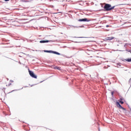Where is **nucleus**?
Here are the masks:
<instances>
[{
	"instance_id": "obj_1",
	"label": "nucleus",
	"mask_w": 131,
	"mask_h": 131,
	"mask_svg": "<svg viewBox=\"0 0 131 131\" xmlns=\"http://www.w3.org/2000/svg\"><path fill=\"white\" fill-rule=\"evenodd\" d=\"M115 8V6H112L111 4H106L104 6V9L106 12H110L112 11Z\"/></svg>"
},
{
	"instance_id": "obj_2",
	"label": "nucleus",
	"mask_w": 131,
	"mask_h": 131,
	"mask_svg": "<svg viewBox=\"0 0 131 131\" xmlns=\"http://www.w3.org/2000/svg\"><path fill=\"white\" fill-rule=\"evenodd\" d=\"M116 105L117 107H118V108H119V109H122L123 110H125V111L126 110V109H125L124 107H122L121 105H120V103H119V102H116Z\"/></svg>"
},
{
	"instance_id": "obj_3",
	"label": "nucleus",
	"mask_w": 131,
	"mask_h": 131,
	"mask_svg": "<svg viewBox=\"0 0 131 131\" xmlns=\"http://www.w3.org/2000/svg\"><path fill=\"white\" fill-rule=\"evenodd\" d=\"M29 74L31 77H33V78H37V76L34 74V73L31 71H29Z\"/></svg>"
},
{
	"instance_id": "obj_4",
	"label": "nucleus",
	"mask_w": 131,
	"mask_h": 131,
	"mask_svg": "<svg viewBox=\"0 0 131 131\" xmlns=\"http://www.w3.org/2000/svg\"><path fill=\"white\" fill-rule=\"evenodd\" d=\"M79 22H89L90 20H88V18H82L78 20Z\"/></svg>"
},
{
	"instance_id": "obj_5",
	"label": "nucleus",
	"mask_w": 131,
	"mask_h": 131,
	"mask_svg": "<svg viewBox=\"0 0 131 131\" xmlns=\"http://www.w3.org/2000/svg\"><path fill=\"white\" fill-rule=\"evenodd\" d=\"M51 41H53L52 40H40L39 41L40 43H45L46 42H51Z\"/></svg>"
},
{
	"instance_id": "obj_6",
	"label": "nucleus",
	"mask_w": 131,
	"mask_h": 131,
	"mask_svg": "<svg viewBox=\"0 0 131 131\" xmlns=\"http://www.w3.org/2000/svg\"><path fill=\"white\" fill-rule=\"evenodd\" d=\"M124 99H123V98L121 97L120 98V99H119L118 101L119 102V103H120V104H123L124 102H123V100Z\"/></svg>"
},
{
	"instance_id": "obj_7",
	"label": "nucleus",
	"mask_w": 131,
	"mask_h": 131,
	"mask_svg": "<svg viewBox=\"0 0 131 131\" xmlns=\"http://www.w3.org/2000/svg\"><path fill=\"white\" fill-rule=\"evenodd\" d=\"M105 39H106V40H112V39H114V37H107Z\"/></svg>"
},
{
	"instance_id": "obj_8",
	"label": "nucleus",
	"mask_w": 131,
	"mask_h": 131,
	"mask_svg": "<svg viewBox=\"0 0 131 131\" xmlns=\"http://www.w3.org/2000/svg\"><path fill=\"white\" fill-rule=\"evenodd\" d=\"M44 52L45 53H50L51 54H52L53 51H49V50H44Z\"/></svg>"
},
{
	"instance_id": "obj_9",
	"label": "nucleus",
	"mask_w": 131,
	"mask_h": 131,
	"mask_svg": "<svg viewBox=\"0 0 131 131\" xmlns=\"http://www.w3.org/2000/svg\"><path fill=\"white\" fill-rule=\"evenodd\" d=\"M125 61H127V62H131V58L125 59Z\"/></svg>"
},
{
	"instance_id": "obj_10",
	"label": "nucleus",
	"mask_w": 131,
	"mask_h": 131,
	"mask_svg": "<svg viewBox=\"0 0 131 131\" xmlns=\"http://www.w3.org/2000/svg\"><path fill=\"white\" fill-rule=\"evenodd\" d=\"M55 69H57V70H60V68L59 67H56L55 68Z\"/></svg>"
},
{
	"instance_id": "obj_11",
	"label": "nucleus",
	"mask_w": 131,
	"mask_h": 131,
	"mask_svg": "<svg viewBox=\"0 0 131 131\" xmlns=\"http://www.w3.org/2000/svg\"><path fill=\"white\" fill-rule=\"evenodd\" d=\"M52 54H57V52L56 51H52Z\"/></svg>"
},
{
	"instance_id": "obj_12",
	"label": "nucleus",
	"mask_w": 131,
	"mask_h": 131,
	"mask_svg": "<svg viewBox=\"0 0 131 131\" xmlns=\"http://www.w3.org/2000/svg\"><path fill=\"white\" fill-rule=\"evenodd\" d=\"M79 38H84V37H79Z\"/></svg>"
},
{
	"instance_id": "obj_13",
	"label": "nucleus",
	"mask_w": 131,
	"mask_h": 131,
	"mask_svg": "<svg viewBox=\"0 0 131 131\" xmlns=\"http://www.w3.org/2000/svg\"><path fill=\"white\" fill-rule=\"evenodd\" d=\"M56 55H60V53L59 52H56Z\"/></svg>"
},
{
	"instance_id": "obj_14",
	"label": "nucleus",
	"mask_w": 131,
	"mask_h": 131,
	"mask_svg": "<svg viewBox=\"0 0 131 131\" xmlns=\"http://www.w3.org/2000/svg\"><path fill=\"white\" fill-rule=\"evenodd\" d=\"M10 82H14V81L11 80H10Z\"/></svg>"
},
{
	"instance_id": "obj_15",
	"label": "nucleus",
	"mask_w": 131,
	"mask_h": 131,
	"mask_svg": "<svg viewBox=\"0 0 131 131\" xmlns=\"http://www.w3.org/2000/svg\"><path fill=\"white\" fill-rule=\"evenodd\" d=\"M5 2H9L10 0H4Z\"/></svg>"
},
{
	"instance_id": "obj_16",
	"label": "nucleus",
	"mask_w": 131,
	"mask_h": 131,
	"mask_svg": "<svg viewBox=\"0 0 131 131\" xmlns=\"http://www.w3.org/2000/svg\"><path fill=\"white\" fill-rule=\"evenodd\" d=\"M106 27H109V25H106Z\"/></svg>"
},
{
	"instance_id": "obj_17",
	"label": "nucleus",
	"mask_w": 131,
	"mask_h": 131,
	"mask_svg": "<svg viewBox=\"0 0 131 131\" xmlns=\"http://www.w3.org/2000/svg\"><path fill=\"white\" fill-rule=\"evenodd\" d=\"M131 81V78L129 80V82H130Z\"/></svg>"
},
{
	"instance_id": "obj_18",
	"label": "nucleus",
	"mask_w": 131,
	"mask_h": 131,
	"mask_svg": "<svg viewBox=\"0 0 131 131\" xmlns=\"http://www.w3.org/2000/svg\"><path fill=\"white\" fill-rule=\"evenodd\" d=\"M124 47H126V44H125V45H124Z\"/></svg>"
},
{
	"instance_id": "obj_19",
	"label": "nucleus",
	"mask_w": 131,
	"mask_h": 131,
	"mask_svg": "<svg viewBox=\"0 0 131 131\" xmlns=\"http://www.w3.org/2000/svg\"><path fill=\"white\" fill-rule=\"evenodd\" d=\"M112 96H113V92H112Z\"/></svg>"
},
{
	"instance_id": "obj_20",
	"label": "nucleus",
	"mask_w": 131,
	"mask_h": 131,
	"mask_svg": "<svg viewBox=\"0 0 131 131\" xmlns=\"http://www.w3.org/2000/svg\"><path fill=\"white\" fill-rule=\"evenodd\" d=\"M80 27H82V26H81Z\"/></svg>"
}]
</instances>
